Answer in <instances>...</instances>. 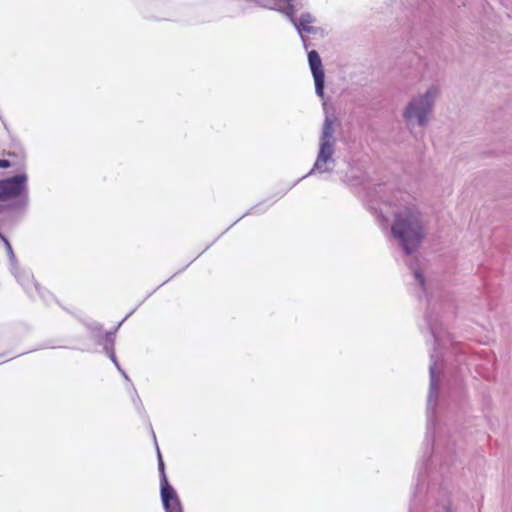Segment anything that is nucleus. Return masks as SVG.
<instances>
[{"label":"nucleus","mask_w":512,"mask_h":512,"mask_svg":"<svg viewBox=\"0 0 512 512\" xmlns=\"http://www.w3.org/2000/svg\"><path fill=\"white\" fill-rule=\"evenodd\" d=\"M392 232L395 237L401 240L407 253H411L423 238V231L419 218L413 212H408L405 218H397L392 227Z\"/></svg>","instance_id":"1"},{"label":"nucleus","mask_w":512,"mask_h":512,"mask_svg":"<svg viewBox=\"0 0 512 512\" xmlns=\"http://www.w3.org/2000/svg\"><path fill=\"white\" fill-rule=\"evenodd\" d=\"M436 94V90L432 89L425 95L411 101L404 113L405 118L408 120L415 119L420 125H424L426 122V116L432 110L433 99Z\"/></svg>","instance_id":"2"},{"label":"nucleus","mask_w":512,"mask_h":512,"mask_svg":"<svg viewBox=\"0 0 512 512\" xmlns=\"http://www.w3.org/2000/svg\"><path fill=\"white\" fill-rule=\"evenodd\" d=\"M28 176L20 173L13 177L0 180V202L10 201L25 195Z\"/></svg>","instance_id":"3"},{"label":"nucleus","mask_w":512,"mask_h":512,"mask_svg":"<svg viewBox=\"0 0 512 512\" xmlns=\"http://www.w3.org/2000/svg\"><path fill=\"white\" fill-rule=\"evenodd\" d=\"M308 62H309V66H310L313 78H314L316 93L320 97H323L325 75H324V70H323V66H322V61H321V58H320L319 54L317 53V51L311 50L308 53Z\"/></svg>","instance_id":"4"},{"label":"nucleus","mask_w":512,"mask_h":512,"mask_svg":"<svg viewBox=\"0 0 512 512\" xmlns=\"http://www.w3.org/2000/svg\"><path fill=\"white\" fill-rule=\"evenodd\" d=\"M331 137V127L327 125L324 129L323 140L321 142L320 152L316 161V167L318 169H324L323 167L331 160L333 154V146L329 142Z\"/></svg>","instance_id":"5"},{"label":"nucleus","mask_w":512,"mask_h":512,"mask_svg":"<svg viewBox=\"0 0 512 512\" xmlns=\"http://www.w3.org/2000/svg\"><path fill=\"white\" fill-rule=\"evenodd\" d=\"M7 158L0 159V168L14 167L17 171L25 168V154L19 152H7L4 154Z\"/></svg>","instance_id":"6"},{"label":"nucleus","mask_w":512,"mask_h":512,"mask_svg":"<svg viewBox=\"0 0 512 512\" xmlns=\"http://www.w3.org/2000/svg\"><path fill=\"white\" fill-rule=\"evenodd\" d=\"M161 497L163 505H167L172 499L178 498L175 490L169 485L166 474L161 479Z\"/></svg>","instance_id":"7"},{"label":"nucleus","mask_w":512,"mask_h":512,"mask_svg":"<svg viewBox=\"0 0 512 512\" xmlns=\"http://www.w3.org/2000/svg\"><path fill=\"white\" fill-rule=\"evenodd\" d=\"M314 22V18L311 14L306 13L301 15L299 20H293V25L298 29L299 32L305 31V32H312L313 27L311 24Z\"/></svg>","instance_id":"8"},{"label":"nucleus","mask_w":512,"mask_h":512,"mask_svg":"<svg viewBox=\"0 0 512 512\" xmlns=\"http://www.w3.org/2000/svg\"><path fill=\"white\" fill-rule=\"evenodd\" d=\"M167 512H182L179 498L172 499L167 505H164Z\"/></svg>","instance_id":"9"},{"label":"nucleus","mask_w":512,"mask_h":512,"mask_svg":"<svg viewBox=\"0 0 512 512\" xmlns=\"http://www.w3.org/2000/svg\"><path fill=\"white\" fill-rule=\"evenodd\" d=\"M284 14L286 16H288L291 20V22L293 23V20H296L294 18V15H295V7L291 4H289L284 10H283Z\"/></svg>","instance_id":"10"},{"label":"nucleus","mask_w":512,"mask_h":512,"mask_svg":"<svg viewBox=\"0 0 512 512\" xmlns=\"http://www.w3.org/2000/svg\"><path fill=\"white\" fill-rule=\"evenodd\" d=\"M159 469H160L161 478H162L163 477V473L165 474V471H164V463H163L161 458H160V461H159Z\"/></svg>","instance_id":"11"},{"label":"nucleus","mask_w":512,"mask_h":512,"mask_svg":"<svg viewBox=\"0 0 512 512\" xmlns=\"http://www.w3.org/2000/svg\"><path fill=\"white\" fill-rule=\"evenodd\" d=\"M2 238H3V240L5 241V243H6V245L8 246V248H9V249H11L9 242H8L4 237H2Z\"/></svg>","instance_id":"12"},{"label":"nucleus","mask_w":512,"mask_h":512,"mask_svg":"<svg viewBox=\"0 0 512 512\" xmlns=\"http://www.w3.org/2000/svg\"><path fill=\"white\" fill-rule=\"evenodd\" d=\"M111 359H112L113 361H115V355H114V353H113V352L111 353Z\"/></svg>","instance_id":"13"},{"label":"nucleus","mask_w":512,"mask_h":512,"mask_svg":"<svg viewBox=\"0 0 512 512\" xmlns=\"http://www.w3.org/2000/svg\"><path fill=\"white\" fill-rule=\"evenodd\" d=\"M446 512H451L450 509H447Z\"/></svg>","instance_id":"14"}]
</instances>
